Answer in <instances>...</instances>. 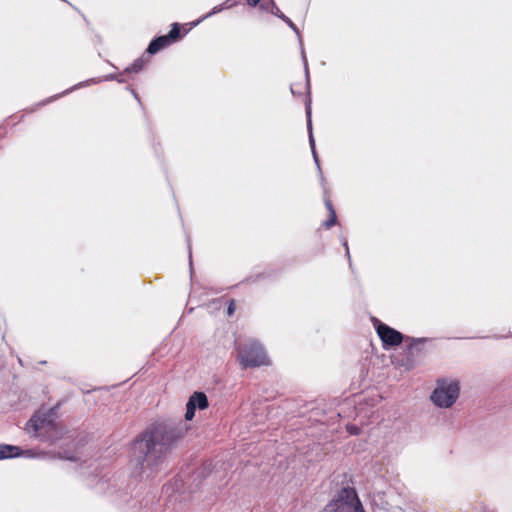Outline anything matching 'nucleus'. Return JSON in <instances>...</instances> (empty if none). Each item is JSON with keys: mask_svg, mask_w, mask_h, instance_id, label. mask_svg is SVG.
Returning <instances> with one entry per match:
<instances>
[{"mask_svg": "<svg viewBox=\"0 0 512 512\" xmlns=\"http://www.w3.org/2000/svg\"><path fill=\"white\" fill-rule=\"evenodd\" d=\"M26 431L47 442H55L63 435L52 411H39L26 424Z\"/></svg>", "mask_w": 512, "mask_h": 512, "instance_id": "f257e3e1", "label": "nucleus"}, {"mask_svg": "<svg viewBox=\"0 0 512 512\" xmlns=\"http://www.w3.org/2000/svg\"><path fill=\"white\" fill-rule=\"evenodd\" d=\"M460 387L457 381L442 379L431 394V401L440 408L451 407L459 397Z\"/></svg>", "mask_w": 512, "mask_h": 512, "instance_id": "f03ea898", "label": "nucleus"}, {"mask_svg": "<svg viewBox=\"0 0 512 512\" xmlns=\"http://www.w3.org/2000/svg\"><path fill=\"white\" fill-rule=\"evenodd\" d=\"M238 359L243 368L257 367L268 364V359L262 347L252 341L241 345L238 350Z\"/></svg>", "mask_w": 512, "mask_h": 512, "instance_id": "7ed1b4c3", "label": "nucleus"}, {"mask_svg": "<svg viewBox=\"0 0 512 512\" xmlns=\"http://www.w3.org/2000/svg\"><path fill=\"white\" fill-rule=\"evenodd\" d=\"M374 325L384 349L399 346L402 343L403 335L399 331L379 321H375Z\"/></svg>", "mask_w": 512, "mask_h": 512, "instance_id": "20e7f679", "label": "nucleus"}, {"mask_svg": "<svg viewBox=\"0 0 512 512\" xmlns=\"http://www.w3.org/2000/svg\"><path fill=\"white\" fill-rule=\"evenodd\" d=\"M338 502V508L341 512H365L356 491L353 489L343 490L341 500Z\"/></svg>", "mask_w": 512, "mask_h": 512, "instance_id": "39448f33", "label": "nucleus"}, {"mask_svg": "<svg viewBox=\"0 0 512 512\" xmlns=\"http://www.w3.org/2000/svg\"><path fill=\"white\" fill-rule=\"evenodd\" d=\"M208 405V398L203 392H194L186 403L185 420H193L196 409L204 410Z\"/></svg>", "mask_w": 512, "mask_h": 512, "instance_id": "423d86ee", "label": "nucleus"}, {"mask_svg": "<svg viewBox=\"0 0 512 512\" xmlns=\"http://www.w3.org/2000/svg\"><path fill=\"white\" fill-rule=\"evenodd\" d=\"M30 451H23L18 446L0 444V460L16 457H35Z\"/></svg>", "mask_w": 512, "mask_h": 512, "instance_id": "0eeeda50", "label": "nucleus"}, {"mask_svg": "<svg viewBox=\"0 0 512 512\" xmlns=\"http://www.w3.org/2000/svg\"><path fill=\"white\" fill-rule=\"evenodd\" d=\"M154 438L156 441L162 444H172L173 442L176 441V438L174 437L172 432L166 429L156 430L154 432Z\"/></svg>", "mask_w": 512, "mask_h": 512, "instance_id": "6e6552de", "label": "nucleus"}, {"mask_svg": "<svg viewBox=\"0 0 512 512\" xmlns=\"http://www.w3.org/2000/svg\"><path fill=\"white\" fill-rule=\"evenodd\" d=\"M170 44L169 37L161 36L155 40H153L148 46V52L150 54H154L158 52L160 49L168 46Z\"/></svg>", "mask_w": 512, "mask_h": 512, "instance_id": "1a4fd4ad", "label": "nucleus"}, {"mask_svg": "<svg viewBox=\"0 0 512 512\" xmlns=\"http://www.w3.org/2000/svg\"><path fill=\"white\" fill-rule=\"evenodd\" d=\"M180 35V28L178 26V24H174L172 26V29L171 31L169 32V35H167V37H169V40H170V43L172 41H175Z\"/></svg>", "mask_w": 512, "mask_h": 512, "instance_id": "9d476101", "label": "nucleus"}, {"mask_svg": "<svg viewBox=\"0 0 512 512\" xmlns=\"http://www.w3.org/2000/svg\"><path fill=\"white\" fill-rule=\"evenodd\" d=\"M327 207L331 213V217L329 219V221L327 222V226H331V225H334L335 222H336V214H335V211L334 209L332 208L331 204L330 203H327Z\"/></svg>", "mask_w": 512, "mask_h": 512, "instance_id": "9b49d317", "label": "nucleus"}, {"mask_svg": "<svg viewBox=\"0 0 512 512\" xmlns=\"http://www.w3.org/2000/svg\"><path fill=\"white\" fill-rule=\"evenodd\" d=\"M307 115H308V127H309V130L311 131V111H310V108H308ZM310 144L312 146V149L314 150L315 142H314V138H313L311 132H310Z\"/></svg>", "mask_w": 512, "mask_h": 512, "instance_id": "f8f14e48", "label": "nucleus"}, {"mask_svg": "<svg viewBox=\"0 0 512 512\" xmlns=\"http://www.w3.org/2000/svg\"><path fill=\"white\" fill-rule=\"evenodd\" d=\"M347 431L350 434H354V435H357L359 433V429L354 425L347 426Z\"/></svg>", "mask_w": 512, "mask_h": 512, "instance_id": "ddd939ff", "label": "nucleus"}, {"mask_svg": "<svg viewBox=\"0 0 512 512\" xmlns=\"http://www.w3.org/2000/svg\"><path fill=\"white\" fill-rule=\"evenodd\" d=\"M276 10H277V12H274V13H275L276 15H278L279 17H281V18H282V19H283V20H284V21H285V22H286V23H287L291 28H293L294 30H296V29H295V27H294V24H293V23H292L288 18H285V17H284V16H282V15H279V14H278V9H277V8H276Z\"/></svg>", "mask_w": 512, "mask_h": 512, "instance_id": "4468645a", "label": "nucleus"}, {"mask_svg": "<svg viewBox=\"0 0 512 512\" xmlns=\"http://www.w3.org/2000/svg\"><path fill=\"white\" fill-rule=\"evenodd\" d=\"M249 6H256L260 0H246Z\"/></svg>", "mask_w": 512, "mask_h": 512, "instance_id": "2eb2a0df", "label": "nucleus"}, {"mask_svg": "<svg viewBox=\"0 0 512 512\" xmlns=\"http://www.w3.org/2000/svg\"><path fill=\"white\" fill-rule=\"evenodd\" d=\"M389 512H405V511L400 507H395V508H392Z\"/></svg>", "mask_w": 512, "mask_h": 512, "instance_id": "dca6fc26", "label": "nucleus"}, {"mask_svg": "<svg viewBox=\"0 0 512 512\" xmlns=\"http://www.w3.org/2000/svg\"><path fill=\"white\" fill-rule=\"evenodd\" d=\"M234 312V303L232 302L228 308V313L231 315Z\"/></svg>", "mask_w": 512, "mask_h": 512, "instance_id": "f3484780", "label": "nucleus"}]
</instances>
